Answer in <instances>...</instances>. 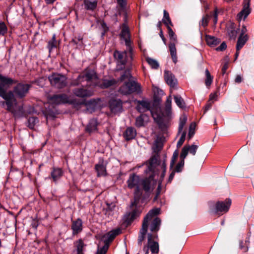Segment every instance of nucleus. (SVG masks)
I'll use <instances>...</instances> for the list:
<instances>
[{
    "label": "nucleus",
    "instance_id": "11",
    "mask_svg": "<svg viewBox=\"0 0 254 254\" xmlns=\"http://www.w3.org/2000/svg\"><path fill=\"white\" fill-rule=\"evenodd\" d=\"M155 175L150 174L148 178L141 180L140 186L147 194H150L154 190L156 181L154 179Z\"/></svg>",
    "mask_w": 254,
    "mask_h": 254
},
{
    "label": "nucleus",
    "instance_id": "61",
    "mask_svg": "<svg viewBox=\"0 0 254 254\" xmlns=\"http://www.w3.org/2000/svg\"><path fill=\"white\" fill-rule=\"evenodd\" d=\"M161 146L156 141L154 145V149L155 151H159L161 149Z\"/></svg>",
    "mask_w": 254,
    "mask_h": 254
},
{
    "label": "nucleus",
    "instance_id": "57",
    "mask_svg": "<svg viewBox=\"0 0 254 254\" xmlns=\"http://www.w3.org/2000/svg\"><path fill=\"white\" fill-rule=\"evenodd\" d=\"M194 134V128L192 127V125H191L190 127L189 131L188 133V137L189 139H190Z\"/></svg>",
    "mask_w": 254,
    "mask_h": 254
},
{
    "label": "nucleus",
    "instance_id": "1",
    "mask_svg": "<svg viewBox=\"0 0 254 254\" xmlns=\"http://www.w3.org/2000/svg\"><path fill=\"white\" fill-rule=\"evenodd\" d=\"M31 85L29 84H24L22 82L18 83L13 87V91H9L11 92L13 95V98L10 100V106L8 107L7 104L5 103L6 100L1 101L0 104L1 106H4L5 105L6 106V110L11 112L14 116H16L15 112L13 109L14 104H16V99L15 96H16L18 98L22 99L26 97L27 94L29 93V91L31 88Z\"/></svg>",
    "mask_w": 254,
    "mask_h": 254
},
{
    "label": "nucleus",
    "instance_id": "2",
    "mask_svg": "<svg viewBox=\"0 0 254 254\" xmlns=\"http://www.w3.org/2000/svg\"><path fill=\"white\" fill-rule=\"evenodd\" d=\"M17 82V80L8 76H3L0 74V97L4 100L9 107L10 106V100L13 96L11 92H7V89L12 85Z\"/></svg>",
    "mask_w": 254,
    "mask_h": 254
},
{
    "label": "nucleus",
    "instance_id": "48",
    "mask_svg": "<svg viewBox=\"0 0 254 254\" xmlns=\"http://www.w3.org/2000/svg\"><path fill=\"white\" fill-rule=\"evenodd\" d=\"M210 17L211 16L209 15V14H206L205 16H204L200 22V25H201L203 27H206L208 25Z\"/></svg>",
    "mask_w": 254,
    "mask_h": 254
},
{
    "label": "nucleus",
    "instance_id": "39",
    "mask_svg": "<svg viewBox=\"0 0 254 254\" xmlns=\"http://www.w3.org/2000/svg\"><path fill=\"white\" fill-rule=\"evenodd\" d=\"M187 121V117L186 115L184 114L180 117L178 128V134H180L182 131Z\"/></svg>",
    "mask_w": 254,
    "mask_h": 254
},
{
    "label": "nucleus",
    "instance_id": "21",
    "mask_svg": "<svg viewBox=\"0 0 254 254\" xmlns=\"http://www.w3.org/2000/svg\"><path fill=\"white\" fill-rule=\"evenodd\" d=\"M244 3V4L243 10L237 15V18L239 20H241L243 18L245 19L251 12L250 0H245Z\"/></svg>",
    "mask_w": 254,
    "mask_h": 254
},
{
    "label": "nucleus",
    "instance_id": "54",
    "mask_svg": "<svg viewBox=\"0 0 254 254\" xmlns=\"http://www.w3.org/2000/svg\"><path fill=\"white\" fill-rule=\"evenodd\" d=\"M161 168L162 169V172L161 173L160 179L159 181H162L165 177V175L166 168V164H165V162H164L162 163V165L161 166Z\"/></svg>",
    "mask_w": 254,
    "mask_h": 254
},
{
    "label": "nucleus",
    "instance_id": "35",
    "mask_svg": "<svg viewBox=\"0 0 254 254\" xmlns=\"http://www.w3.org/2000/svg\"><path fill=\"white\" fill-rule=\"evenodd\" d=\"M84 4L86 9L93 11L97 7V2L96 0H84Z\"/></svg>",
    "mask_w": 254,
    "mask_h": 254
},
{
    "label": "nucleus",
    "instance_id": "8",
    "mask_svg": "<svg viewBox=\"0 0 254 254\" xmlns=\"http://www.w3.org/2000/svg\"><path fill=\"white\" fill-rule=\"evenodd\" d=\"M96 73L94 70L90 69H86L80 73L76 79L73 80L70 85L72 86H78L84 81L87 82L90 81L96 77Z\"/></svg>",
    "mask_w": 254,
    "mask_h": 254
},
{
    "label": "nucleus",
    "instance_id": "37",
    "mask_svg": "<svg viewBox=\"0 0 254 254\" xmlns=\"http://www.w3.org/2000/svg\"><path fill=\"white\" fill-rule=\"evenodd\" d=\"M58 43L56 40V35L54 34L52 36L51 40L49 41L47 45V48L49 50V53L51 52V51L53 48L57 47Z\"/></svg>",
    "mask_w": 254,
    "mask_h": 254
},
{
    "label": "nucleus",
    "instance_id": "55",
    "mask_svg": "<svg viewBox=\"0 0 254 254\" xmlns=\"http://www.w3.org/2000/svg\"><path fill=\"white\" fill-rule=\"evenodd\" d=\"M211 17H213V23L214 24H216L218 20V12L217 9H215L214 12L211 15H210Z\"/></svg>",
    "mask_w": 254,
    "mask_h": 254
},
{
    "label": "nucleus",
    "instance_id": "9",
    "mask_svg": "<svg viewBox=\"0 0 254 254\" xmlns=\"http://www.w3.org/2000/svg\"><path fill=\"white\" fill-rule=\"evenodd\" d=\"M114 57L117 62V66L119 70H122L124 68L127 62L130 60L132 61L133 58L131 59L129 51L127 49L126 51L120 52L115 51L114 53Z\"/></svg>",
    "mask_w": 254,
    "mask_h": 254
},
{
    "label": "nucleus",
    "instance_id": "30",
    "mask_svg": "<svg viewBox=\"0 0 254 254\" xmlns=\"http://www.w3.org/2000/svg\"><path fill=\"white\" fill-rule=\"evenodd\" d=\"M227 32L231 39H235L237 34V29L236 28L235 24L234 23L229 24L227 28Z\"/></svg>",
    "mask_w": 254,
    "mask_h": 254
},
{
    "label": "nucleus",
    "instance_id": "28",
    "mask_svg": "<svg viewBox=\"0 0 254 254\" xmlns=\"http://www.w3.org/2000/svg\"><path fill=\"white\" fill-rule=\"evenodd\" d=\"M136 135V130L132 127H127L123 133V136L126 140L133 139Z\"/></svg>",
    "mask_w": 254,
    "mask_h": 254
},
{
    "label": "nucleus",
    "instance_id": "63",
    "mask_svg": "<svg viewBox=\"0 0 254 254\" xmlns=\"http://www.w3.org/2000/svg\"><path fill=\"white\" fill-rule=\"evenodd\" d=\"M228 63H225L223 67H222V74H224L225 73H226V71L227 70V69H228Z\"/></svg>",
    "mask_w": 254,
    "mask_h": 254
},
{
    "label": "nucleus",
    "instance_id": "7",
    "mask_svg": "<svg viewBox=\"0 0 254 254\" xmlns=\"http://www.w3.org/2000/svg\"><path fill=\"white\" fill-rule=\"evenodd\" d=\"M119 92L123 95H127L136 92H141L140 85L135 81H128L125 83L119 89Z\"/></svg>",
    "mask_w": 254,
    "mask_h": 254
},
{
    "label": "nucleus",
    "instance_id": "14",
    "mask_svg": "<svg viewBox=\"0 0 254 254\" xmlns=\"http://www.w3.org/2000/svg\"><path fill=\"white\" fill-rule=\"evenodd\" d=\"M158 238L157 234H152L148 233L147 234V246L146 248L150 249L152 254H157L159 251V246L157 242L154 241V239Z\"/></svg>",
    "mask_w": 254,
    "mask_h": 254
},
{
    "label": "nucleus",
    "instance_id": "6",
    "mask_svg": "<svg viewBox=\"0 0 254 254\" xmlns=\"http://www.w3.org/2000/svg\"><path fill=\"white\" fill-rule=\"evenodd\" d=\"M171 97L169 96L166 100L164 112H162L160 108L159 109L158 112L151 111L152 116L156 122L159 123L162 121L163 118L170 116L171 112Z\"/></svg>",
    "mask_w": 254,
    "mask_h": 254
},
{
    "label": "nucleus",
    "instance_id": "23",
    "mask_svg": "<svg viewBox=\"0 0 254 254\" xmlns=\"http://www.w3.org/2000/svg\"><path fill=\"white\" fill-rule=\"evenodd\" d=\"M110 108L112 112L117 113L120 112L123 107V102L120 99H112L109 102Z\"/></svg>",
    "mask_w": 254,
    "mask_h": 254
},
{
    "label": "nucleus",
    "instance_id": "49",
    "mask_svg": "<svg viewBox=\"0 0 254 254\" xmlns=\"http://www.w3.org/2000/svg\"><path fill=\"white\" fill-rule=\"evenodd\" d=\"M7 32V28L3 22H0V35L3 36Z\"/></svg>",
    "mask_w": 254,
    "mask_h": 254
},
{
    "label": "nucleus",
    "instance_id": "53",
    "mask_svg": "<svg viewBox=\"0 0 254 254\" xmlns=\"http://www.w3.org/2000/svg\"><path fill=\"white\" fill-rule=\"evenodd\" d=\"M239 248L244 253L247 252L249 250V247L246 246L243 241H240L239 242Z\"/></svg>",
    "mask_w": 254,
    "mask_h": 254
},
{
    "label": "nucleus",
    "instance_id": "4",
    "mask_svg": "<svg viewBox=\"0 0 254 254\" xmlns=\"http://www.w3.org/2000/svg\"><path fill=\"white\" fill-rule=\"evenodd\" d=\"M160 209L158 208H153L150 210L144 217L142 224V228L140 229L137 240L138 244L141 246L142 242L144 240L148 227V221L152 218V216L158 214Z\"/></svg>",
    "mask_w": 254,
    "mask_h": 254
},
{
    "label": "nucleus",
    "instance_id": "59",
    "mask_svg": "<svg viewBox=\"0 0 254 254\" xmlns=\"http://www.w3.org/2000/svg\"><path fill=\"white\" fill-rule=\"evenodd\" d=\"M108 249H105V245L101 249H98L96 254H106Z\"/></svg>",
    "mask_w": 254,
    "mask_h": 254
},
{
    "label": "nucleus",
    "instance_id": "13",
    "mask_svg": "<svg viewBox=\"0 0 254 254\" xmlns=\"http://www.w3.org/2000/svg\"><path fill=\"white\" fill-rule=\"evenodd\" d=\"M88 84L74 88L72 92L74 95L81 98L89 97L93 95V91L89 88Z\"/></svg>",
    "mask_w": 254,
    "mask_h": 254
},
{
    "label": "nucleus",
    "instance_id": "10",
    "mask_svg": "<svg viewBox=\"0 0 254 254\" xmlns=\"http://www.w3.org/2000/svg\"><path fill=\"white\" fill-rule=\"evenodd\" d=\"M51 84L55 87L61 89L67 84L66 77L61 74L54 73L48 77Z\"/></svg>",
    "mask_w": 254,
    "mask_h": 254
},
{
    "label": "nucleus",
    "instance_id": "42",
    "mask_svg": "<svg viewBox=\"0 0 254 254\" xmlns=\"http://www.w3.org/2000/svg\"><path fill=\"white\" fill-rule=\"evenodd\" d=\"M174 100L177 106L180 108L185 107V103L184 99L180 95L174 96Z\"/></svg>",
    "mask_w": 254,
    "mask_h": 254
},
{
    "label": "nucleus",
    "instance_id": "46",
    "mask_svg": "<svg viewBox=\"0 0 254 254\" xmlns=\"http://www.w3.org/2000/svg\"><path fill=\"white\" fill-rule=\"evenodd\" d=\"M163 13L164 16L163 19V22L164 23V22L166 21L168 23V25L173 26V24L170 18L169 13L166 10H164L163 11Z\"/></svg>",
    "mask_w": 254,
    "mask_h": 254
},
{
    "label": "nucleus",
    "instance_id": "31",
    "mask_svg": "<svg viewBox=\"0 0 254 254\" xmlns=\"http://www.w3.org/2000/svg\"><path fill=\"white\" fill-rule=\"evenodd\" d=\"M95 169L97 173L98 177L105 176L107 175L106 166L103 163L95 165Z\"/></svg>",
    "mask_w": 254,
    "mask_h": 254
},
{
    "label": "nucleus",
    "instance_id": "50",
    "mask_svg": "<svg viewBox=\"0 0 254 254\" xmlns=\"http://www.w3.org/2000/svg\"><path fill=\"white\" fill-rule=\"evenodd\" d=\"M131 77V74L129 70H126L124 73L121 75L120 79L121 81H124L126 79H129Z\"/></svg>",
    "mask_w": 254,
    "mask_h": 254
},
{
    "label": "nucleus",
    "instance_id": "58",
    "mask_svg": "<svg viewBox=\"0 0 254 254\" xmlns=\"http://www.w3.org/2000/svg\"><path fill=\"white\" fill-rule=\"evenodd\" d=\"M227 48V45L225 42H223L222 43L220 46L216 48V50L218 51H223L225 50Z\"/></svg>",
    "mask_w": 254,
    "mask_h": 254
},
{
    "label": "nucleus",
    "instance_id": "3",
    "mask_svg": "<svg viewBox=\"0 0 254 254\" xmlns=\"http://www.w3.org/2000/svg\"><path fill=\"white\" fill-rule=\"evenodd\" d=\"M231 204V200L230 198H227L224 201H218L216 202L211 201L208 202L209 212L211 214L219 216L222 215L227 212Z\"/></svg>",
    "mask_w": 254,
    "mask_h": 254
},
{
    "label": "nucleus",
    "instance_id": "20",
    "mask_svg": "<svg viewBox=\"0 0 254 254\" xmlns=\"http://www.w3.org/2000/svg\"><path fill=\"white\" fill-rule=\"evenodd\" d=\"M157 215L152 216L148 223L149 229L152 233H156L160 229L161 221L159 218L156 217Z\"/></svg>",
    "mask_w": 254,
    "mask_h": 254
},
{
    "label": "nucleus",
    "instance_id": "38",
    "mask_svg": "<svg viewBox=\"0 0 254 254\" xmlns=\"http://www.w3.org/2000/svg\"><path fill=\"white\" fill-rule=\"evenodd\" d=\"M75 246L76 248V251L77 254H83V249L85 246L82 239H79L74 243Z\"/></svg>",
    "mask_w": 254,
    "mask_h": 254
},
{
    "label": "nucleus",
    "instance_id": "26",
    "mask_svg": "<svg viewBox=\"0 0 254 254\" xmlns=\"http://www.w3.org/2000/svg\"><path fill=\"white\" fill-rule=\"evenodd\" d=\"M71 228L73 235L81 232L82 230V221L81 219L78 218L75 221H72Z\"/></svg>",
    "mask_w": 254,
    "mask_h": 254
},
{
    "label": "nucleus",
    "instance_id": "43",
    "mask_svg": "<svg viewBox=\"0 0 254 254\" xmlns=\"http://www.w3.org/2000/svg\"><path fill=\"white\" fill-rule=\"evenodd\" d=\"M146 61L151 68L153 69H157L159 67V64L157 61L152 58L147 57L146 58Z\"/></svg>",
    "mask_w": 254,
    "mask_h": 254
},
{
    "label": "nucleus",
    "instance_id": "16",
    "mask_svg": "<svg viewBox=\"0 0 254 254\" xmlns=\"http://www.w3.org/2000/svg\"><path fill=\"white\" fill-rule=\"evenodd\" d=\"M121 233V230L118 228L109 232L103 236L102 239L105 244V249H108L110 243Z\"/></svg>",
    "mask_w": 254,
    "mask_h": 254
},
{
    "label": "nucleus",
    "instance_id": "32",
    "mask_svg": "<svg viewBox=\"0 0 254 254\" xmlns=\"http://www.w3.org/2000/svg\"><path fill=\"white\" fill-rule=\"evenodd\" d=\"M205 40L207 44L212 47L216 46L220 42V39L210 35H206Z\"/></svg>",
    "mask_w": 254,
    "mask_h": 254
},
{
    "label": "nucleus",
    "instance_id": "29",
    "mask_svg": "<svg viewBox=\"0 0 254 254\" xmlns=\"http://www.w3.org/2000/svg\"><path fill=\"white\" fill-rule=\"evenodd\" d=\"M63 171L61 168H53V171L51 173V177L54 182H57L63 176Z\"/></svg>",
    "mask_w": 254,
    "mask_h": 254
},
{
    "label": "nucleus",
    "instance_id": "41",
    "mask_svg": "<svg viewBox=\"0 0 254 254\" xmlns=\"http://www.w3.org/2000/svg\"><path fill=\"white\" fill-rule=\"evenodd\" d=\"M205 73L206 76V78L205 79V84L207 87H209L212 83L213 76L211 75L208 69H205Z\"/></svg>",
    "mask_w": 254,
    "mask_h": 254
},
{
    "label": "nucleus",
    "instance_id": "33",
    "mask_svg": "<svg viewBox=\"0 0 254 254\" xmlns=\"http://www.w3.org/2000/svg\"><path fill=\"white\" fill-rule=\"evenodd\" d=\"M169 48L172 60L176 64L177 62V56L175 42H170L169 45Z\"/></svg>",
    "mask_w": 254,
    "mask_h": 254
},
{
    "label": "nucleus",
    "instance_id": "44",
    "mask_svg": "<svg viewBox=\"0 0 254 254\" xmlns=\"http://www.w3.org/2000/svg\"><path fill=\"white\" fill-rule=\"evenodd\" d=\"M145 114H141L136 118L135 126L138 127L144 126V118L145 117Z\"/></svg>",
    "mask_w": 254,
    "mask_h": 254
},
{
    "label": "nucleus",
    "instance_id": "15",
    "mask_svg": "<svg viewBox=\"0 0 254 254\" xmlns=\"http://www.w3.org/2000/svg\"><path fill=\"white\" fill-rule=\"evenodd\" d=\"M159 157L158 154L154 155L150 159L148 168L146 172H150L151 174L156 175L158 174V168L159 166Z\"/></svg>",
    "mask_w": 254,
    "mask_h": 254
},
{
    "label": "nucleus",
    "instance_id": "24",
    "mask_svg": "<svg viewBox=\"0 0 254 254\" xmlns=\"http://www.w3.org/2000/svg\"><path fill=\"white\" fill-rule=\"evenodd\" d=\"M99 101L100 99H92L86 102H82L81 103V104H85L87 111L90 113H92L95 110Z\"/></svg>",
    "mask_w": 254,
    "mask_h": 254
},
{
    "label": "nucleus",
    "instance_id": "51",
    "mask_svg": "<svg viewBox=\"0 0 254 254\" xmlns=\"http://www.w3.org/2000/svg\"><path fill=\"white\" fill-rule=\"evenodd\" d=\"M186 135V131H183L182 133L181 136L177 142V148H180L184 143Z\"/></svg>",
    "mask_w": 254,
    "mask_h": 254
},
{
    "label": "nucleus",
    "instance_id": "27",
    "mask_svg": "<svg viewBox=\"0 0 254 254\" xmlns=\"http://www.w3.org/2000/svg\"><path fill=\"white\" fill-rule=\"evenodd\" d=\"M98 125L97 119H92L90 120L88 124L87 125L85 130L87 132L91 133L97 129Z\"/></svg>",
    "mask_w": 254,
    "mask_h": 254
},
{
    "label": "nucleus",
    "instance_id": "5",
    "mask_svg": "<svg viewBox=\"0 0 254 254\" xmlns=\"http://www.w3.org/2000/svg\"><path fill=\"white\" fill-rule=\"evenodd\" d=\"M141 180L138 176L132 174L129 176L127 181V186L129 189L136 188L134 191V198L136 201L140 199L142 194V191L139 189Z\"/></svg>",
    "mask_w": 254,
    "mask_h": 254
},
{
    "label": "nucleus",
    "instance_id": "64",
    "mask_svg": "<svg viewBox=\"0 0 254 254\" xmlns=\"http://www.w3.org/2000/svg\"><path fill=\"white\" fill-rule=\"evenodd\" d=\"M212 103L213 102H209L206 105L204 108V113L211 108Z\"/></svg>",
    "mask_w": 254,
    "mask_h": 254
},
{
    "label": "nucleus",
    "instance_id": "52",
    "mask_svg": "<svg viewBox=\"0 0 254 254\" xmlns=\"http://www.w3.org/2000/svg\"><path fill=\"white\" fill-rule=\"evenodd\" d=\"M161 184L162 181H159V184L157 189L156 192L155 197L153 198V201H156L157 200L158 196H159L161 190Z\"/></svg>",
    "mask_w": 254,
    "mask_h": 254
},
{
    "label": "nucleus",
    "instance_id": "40",
    "mask_svg": "<svg viewBox=\"0 0 254 254\" xmlns=\"http://www.w3.org/2000/svg\"><path fill=\"white\" fill-rule=\"evenodd\" d=\"M164 24L167 26L168 35L170 40L173 41V42H177V36L171 28L170 26L168 25V23L166 21L164 22Z\"/></svg>",
    "mask_w": 254,
    "mask_h": 254
},
{
    "label": "nucleus",
    "instance_id": "34",
    "mask_svg": "<svg viewBox=\"0 0 254 254\" xmlns=\"http://www.w3.org/2000/svg\"><path fill=\"white\" fill-rule=\"evenodd\" d=\"M248 39L249 37L247 34L245 36L240 35L237 42L236 49L238 50H240L248 40Z\"/></svg>",
    "mask_w": 254,
    "mask_h": 254
},
{
    "label": "nucleus",
    "instance_id": "19",
    "mask_svg": "<svg viewBox=\"0 0 254 254\" xmlns=\"http://www.w3.org/2000/svg\"><path fill=\"white\" fill-rule=\"evenodd\" d=\"M198 148V146L194 144H192L191 145H185L182 149L180 158L181 159H185L187 157L189 152L193 156L195 155Z\"/></svg>",
    "mask_w": 254,
    "mask_h": 254
},
{
    "label": "nucleus",
    "instance_id": "12",
    "mask_svg": "<svg viewBox=\"0 0 254 254\" xmlns=\"http://www.w3.org/2000/svg\"><path fill=\"white\" fill-rule=\"evenodd\" d=\"M121 37L125 40L127 49L129 51V54L131 59H132V48L131 41L130 38V34L128 27L125 23L123 24V28L120 34Z\"/></svg>",
    "mask_w": 254,
    "mask_h": 254
},
{
    "label": "nucleus",
    "instance_id": "17",
    "mask_svg": "<svg viewBox=\"0 0 254 254\" xmlns=\"http://www.w3.org/2000/svg\"><path fill=\"white\" fill-rule=\"evenodd\" d=\"M48 101L52 104L59 105L66 103L68 102V97L65 94H56L49 95L48 97Z\"/></svg>",
    "mask_w": 254,
    "mask_h": 254
},
{
    "label": "nucleus",
    "instance_id": "56",
    "mask_svg": "<svg viewBox=\"0 0 254 254\" xmlns=\"http://www.w3.org/2000/svg\"><path fill=\"white\" fill-rule=\"evenodd\" d=\"M101 25L103 30V32L102 33V36H103L105 35V33L108 31L109 28L104 21L101 22Z\"/></svg>",
    "mask_w": 254,
    "mask_h": 254
},
{
    "label": "nucleus",
    "instance_id": "25",
    "mask_svg": "<svg viewBox=\"0 0 254 254\" xmlns=\"http://www.w3.org/2000/svg\"><path fill=\"white\" fill-rule=\"evenodd\" d=\"M164 78L166 83L171 87H174L177 84V80L175 76L169 71L165 70Z\"/></svg>",
    "mask_w": 254,
    "mask_h": 254
},
{
    "label": "nucleus",
    "instance_id": "36",
    "mask_svg": "<svg viewBox=\"0 0 254 254\" xmlns=\"http://www.w3.org/2000/svg\"><path fill=\"white\" fill-rule=\"evenodd\" d=\"M117 81L115 79H103L101 84L100 87L102 88H107L114 85H115Z\"/></svg>",
    "mask_w": 254,
    "mask_h": 254
},
{
    "label": "nucleus",
    "instance_id": "45",
    "mask_svg": "<svg viewBox=\"0 0 254 254\" xmlns=\"http://www.w3.org/2000/svg\"><path fill=\"white\" fill-rule=\"evenodd\" d=\"M39 122L38 119L35 117H30L28 120V127L32 129L34 128V126Z\"/></svg>",
    "mask_w": 254,
    "mask_h": 254
},
{
    "label": "nucleus",
    "instance_id": "60",
    "mask_svg": "<svg viewBox=\"0 0 254 254\" xmlns=\"http://www.w3.org/2000/svg\"><path fill=\"white\" fill-rule=\"evenodd\" d=\"M43 80V78L35 80V81H32L31 83L32 84H36L39 86H42L43 84H42V81Z\"/></svg>",
    "mask_w": 254,
    "mask_h": 254
},
{
    "label": "nucleus",
    "instance_id": "18",
    "mask_svg": "<svg viewBox=\"0 0 254 254\" xmlns=\"http://www.w3.org/2000/svg\"><path fill=\"white\" fill-rule=\"evenodd\" d=\"M135 102L137 103L136 109L137 111L140 113H143L147 111H154L151 109V103L147 100H136Z\"/></svg>",
    "mask_w": 254,
    "mask_h": 254
},
{
    "label": "nucleus",
    "instance_id": "47",
    "mask_svg": "<svg viewBox=\"0 0 254 254\" xmlns=\"http://www.w3.org/2000/svg\"><path fill=\"white\" fill-rule=\"evenodd\" d=\"M185 159H181V160L179 162V163L177 164V166L174 169V171H175L176 172L180 173L182 172L183 170L184 164H185Z\"/></svg>",
    "mask_w": 254,
    "mask_h": 254
},
{
    "label": "nucleus",
    "instance_id": "62",
    "mask_svg": "<svg viewBox=\"0 0 254 254\" xmlns=\"http://www.w3.org/2000/svg\"><path fill=\"white\" fill-rule=\"evenodd\" d=\"M176 172L175 171H174V170L172 171V172L170 174V176H169V177L168 179V183H171L172 182V181L173 180V179L174 177Z\"/></svg>",
    "mask_w": 254,
    "mask_h": 254
},
{
    "label": "nucleus",
    "instance_id": "22",
    "mask_svg": "<svg viewBox=\"0 0 254 254\" xmlns=\"http://www.w3.org/2000/svg\"><path fill=\"white\" fill-rule=\"evenodd\" d=\"M139 211L137 209H134L131 212L127 213L124 217V221L127 225H130L132 222L139 216Z\"/></svg>",
    "mask_w": 254,
    "mask_h": 254
}]
</instances>
